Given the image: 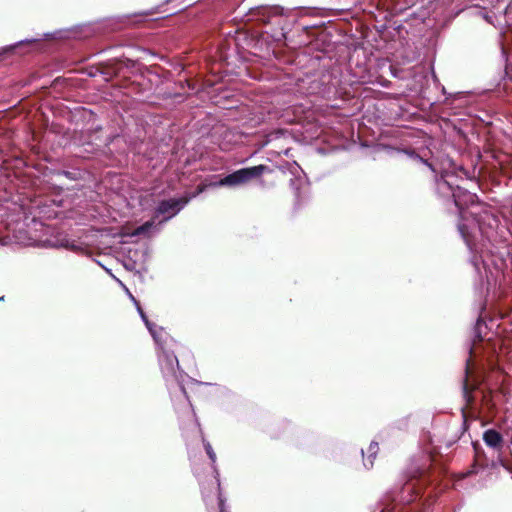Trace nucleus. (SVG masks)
I'll use <instances>...</instances> for the list:
<instances>
[{
    "instance_id": "obj_1",
    "label": "nucleus",
    "mask_w": 512,
    "mask_h": 512,
    "mask_svg": "<svg viewBox=\"0 0 512 512\" xmlns=\"http://www.w3.org/2000/svg\"><path fill=\"white\" fill-rule=\"evenodd\" d=\"M437 193L451 198L460 212L457 227L469 252L470 262L481 279L485 276L487 285L497 282L498 276L508 268L510 252L506 245L496 244L498 221L488 213L474 217L465 208L473 205L477 196L454 183V175L444 170L436 179Z\"/></svg>"
},
{
    "instance_id": "obj_2",
    "label": "nucleus",
    "mask_w": 512,
    "mask_h": 512,
    "mask_svg": "<svg viewBox=\"0 0 512 512\" xmlns=\"http://www.w3.org/2000/svg\"><path fill=\"white\" fill-rule=\"evenodd\" d=\"M486 329V323L481 317H479L473 331L472 346L470 347V358L466 360L465 379L463 382V397L466 402V406L470 408H473L476 401V397L473 393L479 389L480 385L478 376L475 374V364L472 358L477 356L478 348L484 342Z\"/></svg>"
},
{
    "instance_id": "obj_3",
    "label": "nucleus",
    "mask_w": 512,
    "mask_h": 512,
    "mask_svg": "<svg viewBox=\"0 0 512 512\" xmlns=\"http://www.w3.org/2000/svg\"><path fill=\"white\" fill-rule=\"evenodd\" d=\"M168 338V334L166 333V337L162 338L161 343H156L159 349L158 360L161 372L168 385L175 384L177 386L178 390L187 402V409L194 415V410L183 384L184 373L180 371L178 358L176 357L174 351L170 348Z\"/></svg>"
},
{
    "instance_id": "obj_4",
    "label": "nucleus",
    "mask_w": 512,
    "mask_h": 512,
    "mask_svg": "<svg viewBox=\"0 0 512 512\" xmlns=\"http://www.w3.org/2000/svg\"><path fill=\"white\" fill-rule=\"evenodd\" d=\"M204 187L199 186L197 191L190 197L170 198L158 203L151 220L146 221L136 228L135 235L147 234L151 229L156 232L161 230V225L176 216L193 198L203 192Z\"/></svg>"
},
{
    "instance_id": "obj_5",
    "label": "nucleus",
    "mask_w": 512,
    "mask_h": 512,
    "mask_svg": "<svg viewBox=\"0 0 512 512\" xmlns=\"http://www.w3.org/2000/svg\"><path fill=\"white\" fill-rule=\"evenodd\" d=\"M266 166L257 165L252 167H245L236 170L230 174L225 175L212 185L215 187H239L251 181L252 179L260 177L266 170Z\"/></svg>"
},
{
    "instance_id": "obj_6",
    "label": "nucleus",
    "mask_w": 512,
    "mask_h": 512,
    "mask_svg": "<svg viewBox=\"0 0 512 512\" xmlns=\"http://www.w3.org/2000/svg\"><path fill=\"white\" fill-rule=\"evenodd\" d=\"M258 20L265 24L279 26L282 31L285 30V10L280 6L262 7L257 11ZM281 35L285 37V33Z\"/></svg>"
},
{
    "instance_id": "obj_7",
    "label": "nucleus",
    "mask_w": 512,
    "mask_h": 512,
    "mask_svg": "<svg viewBox=\"0 0 512 512\" xmlns=\"http://www.w3.org/2000/svg\"><path fill=\"white\" fill-rule=\"evenodd\" d=\"M149 258L150 250L147 246H143L135 250H129L125 267L129 270H145Z\"/></svg>"
},
{
    "instance_id": "obj_8",
    "label": "nucleus",
    "mask_w": 512,
    "mask_h": 512,
    "mask_svg": "<svg viewBox=\"0 0 512 512\" xmlns=\"http://www.w3.org/2000/svg\"><path fill=\"white\" fill-rule=\"evenodd\" d=\"M285 167L287 168V171L292 176L289 180L290 187L294 190L295 196L297 198H299L300 197L299 191H300L302 185H304L306 183V177L304 175V171L295 161L292 163H287Z\"/></svg>"
},
{
    "instance_id": "obj_9",
    "label": "nucleus",
    "mask_w": 512,
    "mask_h": 512,
    "mask_svg": "<svg viewBox=\"0 0 512 512\" xmlns=\"http://www.w3.org/2000/svg\"><path fill=\"white\" fill-rule=\"evenodd\" d=\"M130 297L132 301L135 303L136 309L145 326L147 327L148 331L150 332L151 336L153 337L155 343H161L162 338L166 337V332L164 331V329L150 322L146 313L142 309L140 303L132 295H130Z\"/></svg>"
},
{
    "instance_id": "obj_10",
    "label": "nucleus",
    "mask_w": 512,
    "mask_h": 512,
    "mask_svg": "<svg viewBox=\"0 0 512 512\" xmlns=\"http://www.w3.org/2000/svg\"><path fill=\"white\" fill-rule=\"evenodd\" d=\"M40 41H41V38H31V39L20 40L16 43L4 46V47L0 48V57L4 58V57H8L12 54L22 55V54H24V52L21 51L22 48L29 46V45L37 44Z\"/></svg>"
},
{
    "instance_id": "obj_11",
    "label": "nucleus",
    "mask_w": 512,
    "mask_h": 512,
    "mask_svg": "<svg viewBox=\"0 0 512 512\" xmlns=\"http://www.w3.org/2000/svg\"><path fill=\"white\" fill-rule=\"evenodd\" d=\"M379 445L377 442L372 441L367 449V457H365V452L361 449V453L363 456V465L366 469H371L374 464V459L378 453Z\"/></svg>"
},
{
    "instance_id": "obj_12",
    "label": "nucleus",
    "mask_w": 512,
    "mask_h": 512,
    "mask_svg": "<svg viewBox=\"0 0 512 512\" xmlns=\"http://www.w3.org/2000/svg\"><path fill=\"white\" fill-rule=\"evenodd\" d=\"M483 440L486 445L491 448H499L503 442L502 435L494 429L485 431L483 434Z\"/></svg>"
},
{
    "instance_id": "obj_13",
    "label": "nucleus",
    "mask_w": 512,
    "mask_h": 512,
    "mask_svg": "<svg viewBox=\"0 0 512 512\" xmlns=\"http://www.w3.org/2000/svg\"><path fill=\"white\" fill-rule=\"evenodd\" d=\"M203 445H204V449H205L209 459L212 462L213 470L216 473V475L218 476V471H217L216 466H215V463H216V453L214 452L211 444L208 441L204 440V439H203Z\"/></svg>"
},
{
    "instance_id": "obj_14",
    "label": "nucleus",
    "mask_w": 512,
    "mask_h": 512,
    "mask_svg": "<svg viewBox=\"0 0 512 512\" xmlns=\"http://www.w3.org/2000/svg\"><path fill=\"white\" fill-rule=\"evenodd\" d=\"M403 153H405L406 155H408L410 158L412 159H415V160H418L420 162H422L423 164H425L426 166H428L433 172H436V169L435 167L433 166L432 163H429L427 160H424L422 157H420L418 154H416L415 151L413 150H408V149H403L401 150Z\"/></svg>"
},
{
    "instance_id": "obj_15",
    "label": "nucleus",
    "mask_w": 512,
    "mask_h": 512,
    "mask_svg": "<svg viewBox=\"0 0 512 512\" xmlns=\"http://www.w3.org/2000/svg\"><path fill=\"white\" fill-rule=\"evenodd\" d=\"M61 246H62V247H65V248H67V249H70V250H72V251H76V250L78 249L77 245H75V244H69V242H68L67 240L62 241Z\"/></svg>"
},
{
    "instance_id": "obj_16",
    "label": "nucleus",
    "mask_w": 512,
    "mask_h": 512,
    "mask_svg": "<svg viewBox=\"0 0 512 512\" xmlns=\"http://www.w3.org/2000/svg\"><path fill=\"white\" fill-rule=\"evenodd\" d=\"M218 506H219V512H226L224 500L221 498L220 495L218 496Z\"/></svg>"
},
{
    "instance_id": "obj_17",
    "label": "nucleus",
    "mask_w": 512,
    "mask_h": 512,
    "mask_svg": "<svg viewBox=\"0 0 512 512\" xmlns=\"http://www.w3.org/2000/svg\"><path fill=\"white\" fill-rule=\"evenodd\" d=\"M483 18L488 22V23H491L492 22V17L487 15V14H483Z\"/></svg>"
},
{
    "instance_id": "obj_18",
    "label": "nucleus",
    "mask_w": 512,
    "mask_h": 512,
    "mask_svg": "<svg viewBox=\"0 0 512 512\" xmlns=\"http://www.w3.org/2000/svg\"><path fill=\"white\" fill-rule=\"evenodd\" d=\"M44 36H45L46 38H50V37H52V35H51V34H49V33L44 34Z\"/></svg>"
},
{
    "instance_id": "obj_19",
    "label": "nucleus",
    "mask_w": 512,
    "mask_h": 512,
    "mask_svg": "<svg viewBox=\"0 0 512 512\" xmlns=\"http://www.w3.org/2000/svg\"><path fill=\"white\" fill-rule=\"evenodd\" d=\"M216 481H217V486H218V488H219V487H220L219 479H218V478H216Z\"/></svg>"
},
{
    "instance_id": "obj_20",
    "label": "nucleus",
    "mask_w": 512,
    "mask_h": 512,
    "mask_svg": "<svg viewBox=\"0 0 512 512\" xmlns=\"http://www.w3.org/2000/svg\"><path fill=\"white\" fill-rule=\"evenodd\" d=\"M171 0H167V2H170Z\"/></svg>"
}]
</instances>
